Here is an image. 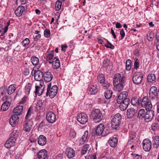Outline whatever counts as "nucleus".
<instances>
[{
    "mask_svg": "<svg viewBox=\"0 0 159 159\" xmlns=\"http://www.w3.org/2000/svg\"><path fill=\"white\" fill-rule=\"evenodd\" d=\"M125 77L121 76V74L117 73L114 76L113 79V84L115 88L119 92L122 91L124 88Z\"/></svg>",
    "mask_w": 159,
    "mask_h": 159,
    "instance_id": "f257e3e1",
    "label": "nucleus"
},
{
    "mask_svg": "<svg viewBox=\"0 0 159 159\" xmlns=\"http://www.w3.org/2000/svg\"><path fill=\"white\" fill-rule=\"evenodd\" d=\"M19 131L17 130H14L11 134L10 138L5 144V146L7 148H9L14 146L16 139L18 137Z\"/></svg>",
    "mask_w": 159,
    "mask_h": 159,
    "instance_id": "f03ea898",
    "label": "nucleus"
},
{
    "mask_svg": "<svg viewBox=\"0 0 159 159\" xmlns=\"http://www.w3.org/2000/svg\"><path fill=\"white\" fill-rule=\"evenodd\" d=\"M121 121V116L119 113L114 115L111 119V125L112 128L116 130L119 129Z\"/></svg>",
    "mask_w": 159,
    "mask_h": 159,
    "instance_id": "7ed1b4c3",
    "label": "nucleus"
},
{
    "mask_svg": "<svg viewBox=\"0 0 159 159\" xmlns=\"http://www.w3.org/2000/svg\"><path fill=\"white\" fill-rule=\"evenodd\" d=\"M57 87L54 85L52 87L51 83H49L48 85L46 96H49L51 98H54L56 95L57 92Z\"/></svg>",
    "mask_w": 159,
    "mask_h": 159,
    "instance_id": "20e7f679",
    "label": "nucleus"
},
{
    "mask_svg": "<svg viewBox=\"0 0 159 159\" xmlns=\"http://www.w3.org/2000/svg\"><path fill=\"white\" fill-rule=\"evenodd\" d=\"M90 117L95 123L100 122L103 118V116L98 109H96L92 111L90 114Z\"/></svg>",
    "mask_w": 159,
    "mask_h": 159,
    "instance_id": "39448f33",
    "label": "nucleus"
},
{
    "mask_svg": "<svg viewBox=\"0 0 159 159\" xmlns=\"http://www.w3.org/2000/svg\"><path fill=\"white\" fill-rule=\"evenodd\" d=\"M141 105L143 107L145 108L146 110L151 108L152 106L151 101L147 96H145L141 99L140 102Z\"/></svg>",
    "mask_w": 159,
    "mask_h": 159,
    "instance_id": "423d86ee",
    "label": "nucleus"
},
{
    "mask_svg": "<svg viewBox=\"0 0 159 159\" xmlns=\"http://www.w3.org/2000/svg\"><path fill=\"white\" fill-rule=\"evenodd\" d=\"M157 88L154 86L152 87L149 89V97L151 99L152 102H155L156 101V97H157Z\"/></svg>",
    "mask_w": 159,
    "mask_h": 159,
    "instance_id": "0eeeda50",
    "label": "nucleus"
},
{
    "mask_svg": "<svg viewBox=\"0 0 159 159\" xmlns=\"http://www.w3.org/2000/svg\"><path fill=\"white\" fill-rule=\"evenodd\" d=\"M88 117L86 114L82 113L78 115L77 120L82 124H85L88 121Z\"/></svg>",
    "mask_w": 159,
    "mask_h": 159,
    "instance_id": "6e6552de",
    "label": "nucleus"
},
{
    "mask_svg": "<svg viewBox=\"0 0 159 159\" xmlns=\"http://www.w3.org/2000/svg\"><path fill=\"white\" fill-rule=\"evenodd\" d=\"M143 76L139 73H135L134 74L132 78L134 83L136 84H140L142 80Z\"/></svg>",
    "mask_w": 159,
    "mask_h": 159,
    "instance_id": "1a4fd4ad",
    "label": "nucleus"
},
{
    "mask_svg": "<svg viewBox=\"0 0 159 159\" xmlns=\"http://www.w3.org/2000/svg\"><path fill=\"white\" fill-rule=\"evenodd\" d=\"M154 111L153 110H149L144 114V118L146 122L151 121L153 119L154 115Z\"/></svg>",
    "mask_w": 159,
    "mask_h": 159,
    "instance_id": "9d476101",
    "label": "nucleus"
},
{
    "mask_svg": "<svg viewBox=\"0 0 159 159\" xmlns=\"http://www.w3.org/2000/svg\"><path fill=\"white\" fill-rule=\"evenodd\" d=\"M128 95V93L126 91H123L120 93L117 99V102L120 103V102L125 101L127 99H129L128 98H127Z\"/></svg>",
    "mask_w": 159,
    "mask_h": 159,
    "instance_id": "9b49d317",
    "label": "nucleus"
},
{
    "mask_svg": "<svg viewBox=\"0 0 159 159\" xmlns=\"http://www.w3.org/2000/svg\"><path fill=\"white\" fill-rule=\"evenodd\" d=\"M143 148L145 151H149L152 148L151 142L148 139H144L142 143Z\"/></svg>",
    "mask_w": 159,
    "mask_h": 159,
    "instance_id": "f8f14e48",
    "label": "nucleus"
},
{
    "mask_svg": "<svg viewBox=\"0 0 159 159\" xmlns=\"http://www.w3.org/2000/svg\"><path fill=\"white\" fill-rule=\"evenodd\" d=\"M46 119L49 123H52L56 120V116L53 112L50 111L47 113L46 115Z\"/></svg>",
    "mask_w": 159,
    "mask_h": 159,
    "instance_id": "ddd939ff",
    "label": "nucleus"
},
{
    "mask_svg": "<svg viewBox=\"0 0 159 159\" xmlns=\"http://www.w3.org/2000/svg\"><path fill=\"white\" fill-rule=\"evenodd\" d=\"M10 96L9 98L7 97L6 99L7 100L4 102L2 105L1 106V109L3 111H7L11 103L10 102L11 101H12V98Z\"/></svg>",
    "mask_w": 159,
    "mask_h": 159,
    "instance_id": "4468645a",
    "label": "nucleus"
},
{
    "mask_svg": "<svg viewBox=\"0 0 159 159\" xmlns=\"http://www.w3.org/2000/svg\"><path fill=\"white\" fill-rule=\"evenodd\" d=\"M34 78L36 80L41 81L43 77V72L40 70H35L34 71Z\"/></svg>",
    "mask_w": 159,
    "mask_h": 159,
    "instance_id": "2eb2a0df",
    "label": "nucleus"
},
{
    "mask_svg": "<svg viewBox=\"0 0 159 159\" xmlns=\"http://www.w3.org/2000/svg\"><path fill=\"white\" fill-rule=\"evenodd\" d=\"M44 88V85H43V82H40V86H35V93H38L39 96H40L43 92Z\"/></svg>",
    "mask_w": 159,
    "mask_h": 159,
    "instance_id": "dca6fc26",
    "label": "nucleus"
},
{
    "mask_svg": "<svg viewBox=\"0 0 159 159\" xmlns=\"http://www.w3.org/2000/svg\"><path fill=\"white\" fill-rule=\"evenodd\" d=\"M19 120V116L14 114L11 117L9 120V123L12 126H14L17 123Z\"/></svg>",
    "mask_w": 159,
    "mask_h": 159,
    "instance_id": "f3484780",
    "label": "nucleus"
},
{
    "mask_svg": "<svg viewBox=\"0 0 159 159\" xmlns=\"http://www.w3.org/2000/svg\"><path fill=\"white\" fill-rule=\"evenodd\" d=\"M130 100L129 99L125 100V101H124L120 103H118L120 104L119 107L120 109L122 111L125 110L127 108L129 103Z\"/></svg>",
    "mask_w": 159,
    "mask_h": 159,
    "instance_id": "a211bd4d",
    "label": "nucleus"
},
{
    "mask_svg": "<svg viewBox=\"0 0 159 159\" xmlns=\"http://www.w3.org/2000/svg\"><path fill=\"white\" fill-rule=\"evenodd\" d=\"M37 155L39 159H48L47 152L45 149L40 150Z\"/></svg>",
    "mask_w": 159,
    "mask_h": 159,
    "instance_id": "6ab92c4d",
    "label": "nucleus"
},
{
    "mask_svg": "<svg viewBox=\"0 0 159 159\" xmlns=\"http://www.w3.org/2000/svg\"><path fill=\"white\" fill-rule=\"evenodd\" d=\"M66 154L68 158H72L75 156V152L73 149L70 148H67L66 150Z\"/></svg>",
    "mask_w": 159,
    "mask_h": 159,
    "instance_id": "aec40b11",
    "label": "nucleus"
},
{
    "mask_svg": "<svg viewBox=\"0 0 159 159\" xmlns=\"http://www.w3.org/2000/svg\"><path fill=\"white\" fill-rule=\"evenodd\" d=\"M104 130V125L102 124H100L98 125L96 129V134L98 135L102 136L103 130Z\"/></svg>",
    "mask_w": 159,
    "mask_h": 159,
    "instance_id": "412c9836",
    "label": "nucleus"
},
{
    "mask_svg": "<svg viewBox=\"0 0 159 159\" xmlns=\"http://www.w3.org/2000/svg\"><path fill=\"white\" fill-rule=\"evenodd\" d=\"M23 107L22 106H18L15 108L13 110L14 114L18 116L20 115L22 113L23 111Z\"/></svg>",
    "mask_w": 159,
    "mask_h": 159,
    "instance_id": "4be33fe9",
    "label": "nucleus"
},
{
    "mask_svg": "<svg viewBox=\"0 0 159 159\" xmlns=\"http://www.w3.org/2000/svg\"><path fill=\"white\" fill-rule=\"evenodd\" d=\"M118 139L116 137H111L109 139L108 143L112 148H115L117 145Z\"/></svg>",
    "mask_w": 159,
    "mask_h": 159,
    "instance_id": "5701e85b",
    "label": "nucleus"
},
{
    "mask_svg": "<svg viewBox=\"0 0 159 159\" xmlns=\"http://www.w3.org/2000/svg\"><path fill=\"white\" fill-rule=\"evenodd\" d=\"M135 113V110L134 108H130L127 110L126 116L128 118L131 119L134 116Z\"/></svg>",
    "mask_w": 159,
    "mask_h": 159,
    "instance_id": "b1692460",
    "label": "nucleus"
},
{
    "mask_svg": "<svg viewBox=\"0 0 159 159\" xmlns=\"http://www.w3.org/2000/svg\"><path fill=\"white\" fill-rule=\"evenodd\" d=\"M32 125V123L30 121H27L24 124L23 127V130L25 132H29L31 129Z\"/></svg>",
    "mask_w": 159,
    "mask_h": 159,
    "instance_id": "393cba45",
    "label": "nucleus"
},
{
    "mask_svg": "<svg viewBox=\"0 0 159 159\" xmlns=\"http://www.w3.org/2000/svg\"><path fill=\"white\" fill-rule=\"evenodd\" d=\"M24 11V7L22 6H20L17 8L15 11V13L17 16H20L22 15Z\"/></svg>",
    "mask_w": 159,
    "mask_h": 159,
    "instance_id": "a878e982",
    "label": "nucleus"
},
{
    "mask_svg": "<svg viewBox=\"0 0 159 159\" xmlns=\"http://www.w3.org/2000/svg\"><path fill=\"white\" fill-rule=\"evenodd\" d=\"M38 142L40 145L43 146L45 145L47 142L46 137L43 135H40L38 138Z\"/></svg>",
    "mask_w": 159,
    "mask_h": 159,
    "instance_id": "bb28decb",
    "label": "nucleus"
},
{
    "mask_svg": "<svg viewBox=\"0 0 159 159\" xmlns=\"http://www.w3.org/2000/svg\"><path fill=\"white\" fill-rule=\"evenodd\" d=\"M89 132L88 131H86L84 132V134L79 140V143L80 145L83 144L88 139Z\"/></svg>",
    "mask_w": 159,
    "mask_h": 159,
    "instance_id": "cd10ccee",
    "label": "nucleus"
},
{
    "mask_svg": "<svg viewBox=\"0 0 159 159\" xmlns=\"http://www.w3.org/2000/svg\"><path fill=\"white\" fill-rule=\"evenodd\" d=\"M141 98H138L135 97H133L131 101V103L132 105L134 106L139 105L141 102Z\"/></svg>",
    "mask_w": 159,
    "mask_h": 159,
    "instance_id": "c85d7f7f",
    "label": "nucleus"
},
{
    "mask_svg": "<svg viewBox=\"0 0 159 159\" xmlns=\"http://www.w3.org/2000/svg\"><path fill=\"white\" fill-rule=\"evenodd\" d=\"M53 78L52 75L50 72H47L44 74V81L48 82L50 81Z\"/></svg>",
    "mask_w": 159,
    "mask_h": 159,
    "instance_id": "c756f323",
    "label": "nucleus"
},
{
    "mask_svg": "<svg viewBox=\"0 0 159 159\" xmlns=\"http://www.w3.org/2000/svg\"><path fill=\"white\" fill-rule=\"evenodd\" d=\"M60 66V61L58 59L55 57L53 58L52 60V67L54 69H57Z\"/></svg>",
    "mask_w": 159,
    "mask_h": 159,
    "instance_id": "7c9ffc66",
    "label": "nucleus"
},
{
    "mask_svg": "<svg viewBox=\"0 0 159 159\" xmlns=\"http://www.w3.org/2000/svg\"><path fill=\"white\" fill-rule=\"evenodd\" d=\"M91 147L89 145L87 144L84 145L82 149L81 154L84 155L87 152L88 153Z\"/></svg>",
    "mask_w": 159,
    "mask_h": 159,
    "instance_id": "2f4dec72",
    "label": "nucleus"
},
{
    "mask_svg": "<svg viewBox=\"0 0 159 159\" xmlns=\"http://www.w3.org/2000/svg\"><path fill=\"white\" fill-rule=\"evenodd\" d=\"M89 91L90 94H95L98 91L97 86L96 85L90 86L89 87Z\"/></svg>",
    "mask_w": 159,
    "mask_h": 159,
    "instance_id": "473e14b6",
    "label": "nucleus"
},
{
    "mask_svg": "<svg viewBox=\"0 0 159 159\" xmlns=\"http://www.w3.org/2000/svg\"><path fill=\"white\" fill-rule=\"evenodd\" d=\"M147 80L149 83L152 84L155 83L156 78L155 74H149L147 77Z\"/></svg>",
    "mask_w": 159,
    "mask_h": 159,
    "instance_id": "72a5a7b5",
    "label": "nucleus"
},
{
    "mask_svg": "<svg viewBox=\"0 0 159 159\" xmlns=\"http://www.w3.org/2000/svg\"><path fill=\"white\" fill-rule=\"evenodd\" d=\"M16 85L15 84H12L10 85L7 89V92L9 95H11L13 93L16 89Z\"/></svg>",
    "mask_w": 159,
    "mask_h": 159,
    "instance_id": "f704fd0d",
    "label": "nucleus"
},
{
    "mask_svg": "<svg viewBox=\"0 0 159 159\" xmlns=\"http://www.w3.org/2000/svg\"><path fill=\"white\" fill-rule=\"evenodd\" d=\"M135 133L134 132H132L129 135V139L127 143L129 144H131V143L134 141V139L135 138Z\"/></svg>",
    "mask_w": 159,
    "mask_h": 159,
    "instance_id": "c9c22d12",
    "label": "nucleus"
},
{
    "mask_svg": "<svg viewBox=\"0 0 159 159\" xmlns=\"http://www.w3.org/2000/svg\"><path fill=\"white\" fill-rule=\"evenodd\" d=\"M9 25V22H7V23L4 29V30L2 31V33L0 36V38L1 40H3L4 39L5 37V34L7 31Z\"/></svg>",
    "mask_w": 159,
    "mask_h": 159,
    "instance_id": "e433bc0d",
    "label": "nucleus"
},
{
    "mask_svg": "<svg viewBox=\"0 0 159 159\" xmlns=\"http://www.w3.org/2000/svg\"><path fill=\"white\" fill-rule=\"evenodd\" d=\"M153 146L154 147L157 148L159 146V136H156L153 139Z\"/></svg>",
    "mask_w": 159,
    "mask_h": 159,
    "instance_id": "4c0bfd02",
    "label": "nucleus"
},
{
    "mask_svg": "<svg viewBox=\"0 0 159 159\" xmlns=\"http://www.w3.org/2000/svg\"><path fill=\"white\" fill-rule=\"evenodd\" d=\"M31 61L32 64L34 66H37L39 65V58L35 57L32 56L31 58Z\"/></svg>",
    "mask_w": 159,
    "mask_h": 159,
    "instance_id": "58836bf2",
    "label": "nucleus"
},
{
    "mask_svg": "<svg viewBox=\"0 0 159 159\" xmlns=\"http://www.w3.org/2000/svg\"><path fill=\"white\" fill-rule=\"evenodd\" d=\"M112 93L113 92L112 90H107L104 93V96L106 99H110L111 98Z\"/></svg>",
    "mask_w": 159,
    "mask_h": 159,
    "instance_id": "ea45409f",
    "label": "nucleus"
},
{
    "mask_svg": "<svg viewBox=\"0 0 159 159\" xmlns=\"http://www.w3.org/2000/svg\"><path fill=\"white\" fill-rule=\"evenodd\" d=\"M32 85V83H28L25 86V92L26 94H28L30 92Z\"/></svg>",
    "mask_w": 159,
    "mask_h": 159,
    "instance_id": "a19ab883",
    "label": "nucleus"
},
{
    "mask_svg": "<svg viewBox=\"0 0 159 159\" xmlns=\"http://www.w3.org/2000/svg\"><path fill=\"white\" fill-rule=\"evenodd\" d=\"M62 5V2L58 1L57 0L55 3V9L56 11H58L61 8V6Z\"/></svg>",
    "mask_w": 159,
    "mask_h": 159,
    "instance_id": "79ce46f5",
    "label": "nucleus"
},
{
    "mask_svg": "<svg viewBox=\"0 0 159 159\" xmlns=\"http://www.w3.org/2000/svg\"><path fill=\"white\" fill-rule=\"evenodd\" d=\"M98 81L102 84L105 81L104 75L103 74H99L98 76Z\"/></svg>",
    "mask_w": 159,
    "mask_h": 159,
    "instance_id": "37998d69",
    "label": "nucleus"
},
{
    "mask_svg": "<svg viewBox=\"0 0 159 159\" xmlns=\"http://www.w3.org/2000/svg\"><path fill=\"white\" fill-rule=\"evenodd\" d=\"M145 113V110L143 109L140 110L138 112V116L139 118H144V116Z\"/></svg>",
    "mask_w": 159,
    "mask_h": 159,
    "instance_id": "c03bdc74",
    "label": "nucleus"
},
{
    "mask_svg": "<svg viewBox=\"0 0 159 159\" xmlns=\"http://www.w3.org/2000/svg\"><path fill=\"white\" fill-rule=\"evenodd\" d=\"M33 109L31 107H30L27 113L26 114L25 119L26 120L28 121V120L30 116V115L33 112Z\"/></svg>",
    "mask_w": 159,
    "mask_h": 159,
    "instance_id": "a18cd8bd",
    "label": "nucleus"
},
{
    "mask_svg": "<svg viewBox=\"0 0 159 159\" xmlns=\"http://www.w3.org/2000/svg\"><path fill=\"white\" fill-rule=\"evenodd\" d=\"M131 60L128 59L127 60L126 63V70L129 71L131 68Z\"/></svg>",
    "mask_w": 159,
    "mask_h": 159,
    "instance_id": "49530a36",
    "label": "nucleus"
},
{
    "mask_svg": "<svg viewBox=\"0 0 159 159\" xmlns=\"http://www.w3.org/2000/svg\"><path fill=\"white\" fill-rule=\"evenodd\" d=\"M54 56V52L53 51H50L47 56V60H50L52 59Z\"/></svg>",
    "mask_w": 159,
    "mask_h": 159,
    "instance_id": "de8ad7c7",
    "label": "nucleus"
},
{
    "mask_svg": "<svg viewBox=\"0 0 159 159\" xmlns=\"http://www.w3.org/2000/svg\"><path fill=\"white\" fill-rule=\"evenodd\" d=\"M154 37L153 33L152 32H149L147 34V39L149 41H152Z\"/></svg>",
    "mask_w": 159,
    "mask_h": 159,
    "instance_id": "09e8293b",
    "label": "nucleus"
},
{
    "mask_svg": "<svg viewBox=\"0 0 159 159\" xmlns=\"http://www.w3.org/2000/svg\"><path fill=\"white\" fill-rule=\"evenodd\" d=\"M70 135L71 138H75L76 135V133L74 129L71 130L70 133Z\"/></svg>",
    "mask_w": 159,
    "mask_h": 159,
    "instance_id": "8fccbe9b",
    "label": "nucleus"
},
{
    "mask_svg": "<svg viewBox=\"0 0 159 159\" xmlns=\"http://www.w3.org/2000/svg\"><path fill=\"white\" fill-rule=\"evenodd\" d=\"M30 42V41L29 39L28 38H26L23 41L22 45L23 46L25 47L28 45Z\"/></svg>",
    "mask_w": 159,
    "mask_h": 159,
    "instance_id": "3c124183",
    "label": "nucleus"
},
{
    "mask_svg": "<svg viewBox=\"0 0 159 159\" xmlns=\"http://www.w3.org/2000/svg\"><path fill=\"white\" fill-rule=\"evenodd\" d=\"M43 102L42 100H39L36 104V107L38 110L40 109L42 107Z\"/></svg>",
    "mask_w": 159,
    "mask_h": 159,
    "instance_id": "603ef678",
    "label": "nucleus"
},
{
    "mask_svg": "<svg viewBox=\"0 0 159 159\" xmlns=\"http://www.w3.org/2000/svg\"><path fill=\"white\" fill-rule=\"evenodd\" d=\"M44 36L46 38H49L50 36V31L49 29H46L44 32Z\"/></svg>",
    "mask_w": 159,
    "mask_h": 159,
    "instance_id": "864d4df0",
    "label": "nucleus"
},
{
    "mask_svg": "<svg viewBox=\"0 0 159 159\" xmlns=\"http://www.w3.org/2000/svg\"><path fill=\"white\" fill-rule=\"evenodd\" d=\"M134 68L137 69L139 67V61L138 59H135L134 60Z\"/></svg>",
    "mask_w": 159,
    "mask_h": 159,
    "instance_id": "5fc2aeb1",
    "label": "nucleus"
},
{
    "mask_svg": "<svg viewBox=\"0 0 159 159\" xmlns=\"http://www.w3.org/2000/svg\"><path fill=\"white\" fill-rule=\"evenodd\" d=\"M110 132L109 129L108 128H105L102 133V136H104L108 134Z\"/></svg>",
    "mask_w": 159,
    "mask_h": 159,
    "instance_id": "6e6d98bb",
    "label": "nucleus"
},
{
    "mask_svg": "<svg viewBox=\"0 0 159 159\" xmlns=\"http://www.w3.org/2000/svg\"><path fill=\"white\" fill-rule=\"evenodd\" d=\"M87 159H96V154L94 153L93 155H89Z\"/></svg>",
    "mask_w": 159,
    "mask_h": 159,
    "instance_id": "4d7b16f0",
    "label": "nucleus"
},
{
    "mask_svg": "<svg viewBox=\"0 0 159 159\" xmlns=\"http://www.w3.org/2000/svg\"><path fill=\"white\" fill-rule=\"evenodd\" d=\"M102 84V85L103 87L104 88V89H107L109 87V84L108 82L107 81H104V82H103Z\"/></svg>",
    "mask_w": 159,
    "mask_h": 159,
    "instance_id": "13d9d810",
    "label": "nucleus"
},
{
    "mask_svg": "<svg viewBox=\"0 0 159 159\" xmlns=\"http://www.w3.org/2000/svg\"><path fill=\"white\" fill-rule=\"evenodd\" d=\"M120 34L121 35V39H122L125 36V34L123 29H121L120 31Z\"/></svg>",
    "mask_w": 159,
    "mask_h": 159,
    "instance_id": "bf43d9fd",
    "label": "nucleus"
},
{
    "mask_svg": "<svg viewBox=\"0 0 159 159\" xmlns=\"http://www.w3.org/2000/svg\"><path fill=\"white\" fill-rule=\"evenodd\" d=\"M133 159H142V157L140 155L134 154L133 155Z\"/></svg>",
    "mask_w": 159,
    "mask_h": 159,
    "instance_id": "052dcab7",
    "label": "nucleus"
},
{
    "mask_svg": "<svg viewBox=\"0 0 159 159\" xmlns=\"http://www.w3.org/2000/svg\"><path fill=\"white\" fill-rule=\"evenodd\" d=\"M152 129L153 130H155L158 129V126L157 124H153L152 125Z\"/></svg>",
    "mask_w": 159,
    "mask_h": 159,
    "instance_id": "680f3d73",
    "label": "nucleus"
},
{
    "mask_svg": "<svg viewBox=\"0 0 159 159\" xmlns=\"http://www.w3.org/2000/svg\"><path fill=\"white\" fill-rule=\"evenodd\" d=\"M41 35L40 34H39L35 36L34 37V39L35 41H37L38 40L41 38Z\"/></svg>",
    "mask_w": 159,
    "mask_h": 159,
    "instance_id": "e2e57ef3",
    "label": "nucleus"
},
{
    "mask_svg": "<svg viewBox=\"0 0 159 159\" xmlns=\"http://www.w3.org/2000/svg\"><path fill=\"white\" fill-rule=\"evenodd\" d=\"M26 101V97H24L20 101V103L21 104H23Z\"/></svg>",
    "mask_w": 159,
    "mask_h": 159,
    "instance_id": "0e129e2a",
    "label": "nucleus"
},
{
    "mask_svg": "<svg viewBox=\"0 0 159 159\" xmlns=\"http://www.w3.org/2000/svg\"><path fill=\"white\" fill-rule=\"evenodd\" d=\"M46 125V124L45 123V122L43 121L40 124L39 126V128H42L44 126Z\"/></svg>",
    "mask_w": 159,
    "mask_h": 159,
    "instance_id": "69168bd1",
    "label": "nucleus"
},
{
    "mask_svg": "<svg viewBox=\"0 0 159 159\" xmlns=\"http://www.w3.org/2000/svg\"><path fill=\"white\" fill-rule=\"evenodd\" d=\"M61 50L64 52L66 51V49L67 48V46L66 45H61Z\"/></svg>",
    "mask_w": 159,
    "mask_h": 159,
    "instance_id": "338daca9",
    "label": "nucleus"
},
{
    "mask_svg": "<svg viewBox=\"0 0 159 159\" xmlns=\"http://www.w3.org/2000/svg\"><path fill=\"white\" fill-rule=\"evenodd\" d=\"M62 155L61 154H59L56 156L55 158L54 159H62Z\"/></svg>",
    "mask_w": 159,
    "mask_h": 159,
    "instance_id": "774afa93",
    "label": "nucleus"
}]
</instances>
